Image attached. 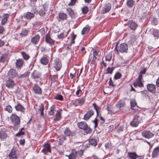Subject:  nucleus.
I'll list each match as a JSON object with an SVG mask.
<instances>
[{"mask_svg":"<svg viewBox=\"0 0 159 159\" xmlns=\"http://www.w3.org/2000/svg\"><path fill=\"white\" fill-rule=\"evenodd\" d=\"M10 120L14 125L13 129L15 130H17L19 126L20 122V118L15 114H12L10 117Z\"/></svg>","mask_w":159,"mask_h":159,"instance_id":"f257e3e1","label":"nucleus"},{"mask_svg":"<svg viewBox=\"0 0 159 159\" xmlns=\"http://www.w3.org/2000/svg\"><path fill=\"white\" fill-rule=\"evenodd\" d=\"M78 127L82 129H83L84 132L87 134H91L92 132V130L88 127L87 123L85 122H81L77 124Z\"/></svg>","mask_w":159,"mask_h":159,"instance_id":"f03ea898","label":"nucleus"},{"mask_svg":"<svg viewBox=\"0 0 159 159\" xmlns=\"http://www.w3.org/2000/svg\"><path fill=\"white\" fill-rule=\"evenodd\" d=\"M143 82V77L141 75H140L134 82L133 84L135 87H138L139 88H142L144 86Z\"/></svg>","mask_w":159,"mask_h":159,"instance_id":"7ed1b4c3","label":"nucleus"},{"mask_svg":"<svg viewBox=\"0 0 159 159\" xmlns=\"http://www.w3.org/2000/svg\"><path fill=\"white\" fill-rule=\"evenodd\" d=\"M128 48L127 45L125 43L121 44L119 46H117V45L116 48L118 52L119 51L122 53L126 52Z\"/></svg>","mask_w":159,"mask_h":159,"instance_id":"20e7f679","label":"nucleus"},{"mask_svg":"<svg viewBox=\"0 0 159 159\" xmlns=\"http://www.w3.org/2000/svg\"><path fill=\"white\" fill-rule=\"evenodd\" d=\"M32 91L35 94L38 95H41L42 93L41 88L38 84H36L34 85L32 88Z\"/></svg>","mask_w":159,"mask_h":159,"instance_id":"39448f33","label":"nucleus"},{"mask_svg":"<svg viewBox=\"0 0 159 159\" xmlns=\"http://www.w3.org/2000/svg\"><path fill=\"white\" fill-rule=\"evenodd\" d=\"M139 117V115H135L133 120L130 123V125L133 127H137L139 123V121L138 120Z\"/></svg>","mask_w":159,"mask_h":159,"instance_id":"423d86ee","label":"nucleus"},{"mask_svg":"<svg viewBox=\"0 0 159 159\" xmlns=\"http://www.w3.org/2000/svg\"><path fill=\"white\" fill-rule=\"evenodd\" d=\"M142 135L144 138L147 139H149L152 137L153 134L148 131H144L142 132Z\"/></svg>","mask_w":159,"mask_h":159,"instance_id":"0eeeda50","label":"nucleus"},{"mask_svg":"<svg viewBox=\"0 0 159 159\" xmlns=\"http://www.w3.org/2000/svg\"><path fill=\"white\" fill-rule=\"evenodd\" d=\"M127 24L128 26L132 30L136 29L138 26L137 24L132 20H129Z\"/></svg>","mask_w":159,"mask_h":159,"instance_id":"6e6552de","label":"nucleus"},{"mask_svg":"<svg viewBox=\"0 0 159 159\" xmlns=\"http://www.w3.org/2000/svg\"><path fill=\"white\" fill-rule=\"evenodd\" d=\"M94 114V112L92 110H89L84 115L83 119L85 120H88Z\"/></svg>","mask_w":159,"mask_h":159,"instance_id":"1a4fd4ad","label":"nucleus"},{"mask_svg":"<svg viewBox=\"0 0 159 159\" xmlns=\"http://www.w3.org/2000/svg\"><path fill=\"white\" fill-rule=\"evenodd\" d=\"M92 60H99L100 58L101 53L98 51L93 50Z\"/></svg>","mask_w":159,"mask_h":159,"instance_id":"9d476101","label":"nucleus"},{"mask_svg":"<svg viewBox=\"0 0 159 159\" xmlns=\"http://www.w3.org/2000/svg\"><path fill=\"white\" fill-rule=\"evenodd\" d=\"M64 133L66 136H71L74 135V131H71L68 128L66 127L64 131Z\"/></svg>","mask_w":159,"mask_h":159,"instance_id":"9b49d317","label":"nucleus"},{"mask_svg":"<svg viewBox=\"0 0 159 159\" xmlns=\"http://www.w3.org/2000/svg\"><path fill=\"white\" fill-rule=\"evenodd\" d=\"M147 87L148 90L152 93H154L156 91V86L154 84H148Z\"/></svg>","mask_w":159,"mask_h":159,"instance_id":"f8f14e48","label":"nucleus"},{"mask_svg":"<svg viewBox=\"0 0 159 159\" xmlns=\"http://www.w3.org/2000/svg\"><path fill=\"white\" fill-rule=\"evenodd\" d=\"M15 108L16 110L18 111H20L21 112H24L25 110L24 107L18 102L15 107Z\"/></svg>","mask_w":159,"mask_h":159,"instance_id":"ddd939ff","label":"nucleus"},{"mask_svg":"<svg viewBox=\"0 0 159 159\" xmlns=\"http://www.w3.org/2000/svg\"><path fill=\"white\" fill-rule=\"evenodd\" d=\"M69 159H79V157L77 155V151L75 150H72L69 156Z\"/></svg>","mask_w":159,"mask_h":159,"instance_id":"4468645a","label":"nucleus"},{"mask_svg":"<svg viewBox=\"0 0 159 159\" xmlns=\"http://www.w3.org/2000/svg\"><path fill=\"white\" fill-rule=\"evenodd\" d=\"M61 64L60 60H55L54 63V67L56 70H59L61 67Z\"/></svg>","mask_w":159,"mask_h":159,"instance_id":"2eb2a0df","label":"nucleus"},{"mask_svg":"<svg viewBox=\"0 0 159 159\" xmlns=\"http://www.w3.org/2000/svg\"><path fill=\"white\" fill-rule=\"evenodd\" d=\"M15 85V83L13 80L11 79L8 80L6 84V86L8 88L12 89Z\"/></svg>","mask_w":159,"mask_h":159,"instance_id":"dca6fc26","label":"nucleus"},{"mask_svg":"<svg viewBox=\"0 0 159 159\" xmlns=\"http://www.w3.org/2000/svg\"><path fill=\"white\" fill-rule=\"evenodd\" d=\"M45 40L47 43L50 45H53L55 41L51 38L50 35L47 34L45 37Z\"/></svg>","mask_w":159,"mask_h":159,"instance_id":"f3484780","label":"nucleus"},{"mask_svg":"<svg viewBox=\"0 0 159 159\" xmlns=\"http://www.w3.org/2000/svg\"><path fill=\"white\" fill-rule=\"evenodd\" d=\"M44 148L42 150V152L46 153L48 152H51V147L48 143H45L44 145Z\"/></svg>","mask_w":159,"mask_h":159,"instance_id":"a211bd4d","label":"nucleus"},{"mask_svg":"<svg viewBox=\"0 0 159 159\" xmlns=\"http://www.w3.org/2000/svg\"><path fill=\"white\" fill-rule=\"evenodd\" d=\"M9 76L11 78H14L17 76V72L15 69H11L9 72Z\"/></svg>","mask_w":159,"mask_h":159,"instance_id":"6ab92c4d","label":"nucleus"},{"mask_svg":"<svg viewBox=\"0 0 159 159\" xmlns=\"http://www.w3.org/2000/svg\"><path fill=\"white\" fill-rule=\"evenodd\" d=\"M34 13L28 12L23 15V17L27 19H30L34 17Z\"/></svg>","mask_w":159,"mask_h":159,"instance_id":"aec40b11","label":"nucleus"},{"mask_svg":"<svg viewBox=\"0 0 159 159\" xmlns=\"http://www.w3.org/2000/svg\"><path fill=\"white\" fill-rule=\"evenodd\" d=\"M61 118V112L59 110L57 111L55 115V116L54 118V121L56 122L60 120Z\"/></svg>","mask_w":159,"mask_h":159,"instance_id":"412c9836","label":"nucleus"},{"mask_svg":"<svg viewBox=\"0 0 159 159\" xmlns=\"http://www.w3.org/2000/svg\"><path fill=\"white\" fill-rule=\"evenodd\" d=\"M159 154V147L158 146L156 147L153 150L152 153V156L153 157H157Z\"/></svg>","mask_w":159,"mask_h":159,"instance_id":"4be33fe9","label":"nucleus"},{"mask_svg":"<svg viewBox=\"0 0 159 159\" xmlns=\"http://www.w3.org/2000/svg\"><path fill=\"white\" fill-rule=\"evenodd\" d=\"M8 156L10 159L17 158L16 154H15V151L14 149H12L11 150L10 153L8 154Z\"/></svg>","mask_w":159,"mask_h":159,"instance_id":"5701e85b","label":"nucleus"},{"mask_svg":"<svg viewBox=\"0 0 159 159\" xmlns=\"http://www.w3.org/2000/svg\"><path fill=\"white\" fill-rule=\"evenodd\" d=\"M9 15L6 14H4L2 16V19L1 23L2 25H4L6 23L7 21V19L9 17Z\"/></svg>","mask_w":159,"mask_h":159,"instance_id":"b1692460","label":"nucleus"},{"mask_svg":"<svg viewBox=\"0 0 159 159\" xmlns=\"http://www.w3.org/2000/svg\"><path fill=\"white\" fill-rule=\"evenodd\" d=\"M39 39V35H36L31 39L32 42L35 44H37Z\"/></svg>","mask_w":159,"mask_h":159,"instance_id":"393cba45","label":"nucleus"},{"mask_svg":"<svg viewBox=\"0 0 159 159\" xmlns=\"http://www.w3.org/2000/svg\"><path fill=\"white\" fill-rule=\"evenodd\" d=\"M128 155L132 159H136L138 157V155L135 152H129Z\"/></svg>","mask_w":159,"mask_h":159,"instance_id":"a878e982","label":"nucleus"},{"mask_svg":"<svg viewBox=\"0 0 159 159\" xmlns=\"http://www.w3.org/2000/svg\"><path fill=\"white\" fill-rule=\"evenodd\" d=\"M23 61L22 60H17L16 62V66L17 68H21L23 64Z\"/></svg>","mask_w":159,"mask_h":159,"instance_id":"bb28decb","label":"nucleus"},{"mask_svg":"<svg viewBox=\"0 0 159 159\" xmlns=\"http://www.w3.org/2000/svg\"><path fill=\"white\" fill-rule=\"evenodd\" d=\"M75 102L77 105H81L84 102V99L83 98H81L77 99L75 100Z\"/></svg>","mask_w":159,"mask_h":159,"instance_id":"cd10ccee","label":"nucleus"},{"mask_svg":"<svg viewBox=\"0 0 159 159\" xmlns=\"http://www.w3.org/2000/svg\"><path fill=\"white\" fill-rule=\"evenodd\" d=\"M40 75H41L39 73L35 71L33 72L32 74L33 77L34 79L39 78Z\"/></svg>","mask_w":159,"mask_h":159,"instance_id":"c85d7f7f","label":"nucleus"},{"mask_svg":"<svg viewBox=\"0 0 159 159\" xmlns=\"http://www.w3.org/2000/svg\"><path fill=\"white\" fill-rule=\"evenodd\" d=\"M89 144L93 146H95L97 145V140L95 139H92L89 140Z\"/></svg>","mask_w":159,"mask_h":159,"instance_id":"c756f323","label":"nucleus"},{"mask_svg":"<svg viewBox=\"0 0 159 159\" xmlns=\"http://www.w3.org/2000/svg\"><path fill=\"white\" fill-rule=\"evenodd\" d=\"M59 18L62 20H64L66 19L67 15L66 14L64 13H60L59 15Z\"/></svg>","mask_w":159,"mask_h":159,"instance_id":"7c9ffc66","label":"nucleus"},{"mask_svg":"<svg viewBox=\"0 0 159 159\" xmlns=\"http://www.w3.org/2000/svg\"><path fill=\"white\" fill-rule=\"evenodd\" d=\"M28 30L25 29H22L21 32L20 33V35L21 36H26L28 33Z\"/></svg>","mask_w":159,"mask_h":159,"instance_id":"2f4dec72","label":"nucleus"},{"mask_svg":"<svg viewBox=\"0 0 159 159\" xmlns=\"http://www.w3.org/2000/svg\"><path fill=\"white\" fill-rule=\"evenodd\" d=\"M66 11L68 13L69 15L72 17L74 16V12L73 10L70 8H68L67 9Z\"/></svg>","mask_w":159,"mask_h":159,"instance_id":"473e14b6","label":"nucleus"},{"mask_svg":"<svg viewBox=\"0 0 159 159\" xmlns=\"http://www.w3.org/2000/svg\"><path fill=\"white\" fill-rule=\"evenodd\" d=\"M7 137V134L3 132H0V138L1 139H6Z\"/></svg>","mask_w":159,"mask_h":159,"instance_id":"72a5a7b5","label":"nucleus"},{"mask_svg":"<svg viewBox=\"0 0 159 159\" xmlns=\"http://www.w3.org/2000/svg\"><path fill=\"white\" fill-rule=\"evenodd\" d=\"M152 34L154 37L157 39L159 37V31L156 30H153Z\"/></svg>","mask_w":159,"mask_h":159,"instance_id":"f704fd0d","label":"nucleus"},{"mask_svg":"<svg viewBox=\"0 0 159 159\" xmlns=\"http://www.w3.org/2000/svg\"><path fill=\"white\" fill-rule=\"evenodd\" d=\"M90 30V28L88 27H85L82 30L81 32V34L83 35L88 33Z\"/></svg>","mask_w":159,"mask_h":159,"instance_id":"c9c22d12","label":"nucleus"},{"mask_svg":"<svg viewBox=\"0 0 159 159\" xmlns=\"http://www.w3.org/2000/svg\"><path fill=\"white\" fill-rule=\"evenodd\" d=\"M55 110V106L52 105L50 108V110L49 111L48 114L50 115H52L54 114V111Z\"/></svg>","mask_w":159,"mask_h":159,"instance_id":"e433bc0d","label":"nucleus"},{"mask_svg":"<svg viewBox=\"0 0 159 159\" xmlns=\"http://www.w3.org/2000/svg\"><path fill=\"white\" fill-rule=\"evenodd\" d=\"M44 106L43 104H41L39 106V111L40 112L41 115L43 116V111H44Z\"/></svg>","mask_w":159,"mask_h":159,"instance_id":"4c0bfd02","label":"nucleus"},{"mask_svg":"<svg viewBox=\"0 0 159 159\" xmlns=\"http://www.w3.org/2000/svg\"><path fill=\"white\" fill-rule=\"evenodd\" d=\"M4 111H7L9 113H11L12 112V108L11 106L8 105L6 107Z\"/></svg>","mask_w":159,"mask_h":159,"instance_id":"58836bf2","label":"nucleus"},{"mask_svg":"<svg viewBox=\"0 0 159 159\" xmlns=\"http://www.w3.org/2000/svg\"><path fill=\"white\" fill-rule=\"evenodd\" d=\"M9 57L10 55L8 53L3 54L1 57L0 60L9 59Z\"/></svg>","mask_w":159,"mask_h":159,"instance_id":"ea45409f","label":"nucleus"},{"mask_svg":"<svg viewBox=\"0 0 159 159\" xmlns=\"http://www.w3.org/2000/svg\"><path fill=\"white\" fill-rule=\"evenodd\" d=\"M125 103L124 102L120 101L117 104L116 107L118 108H120L123 107L125 106Z\"/></svg>","mask_w":159,"mask_h":159,"instance_id":"a19ab883","label":"nucleus"},{"mask_svg":"<svg viewBox=\"0 0 159 159\" xmlns=\"http://www.w3.org/2000/svg\"><path fill=\"white\" fill-rule=\"evenodd\" d=\"M128 6L129 7H132L134 3L133 0H127V2Z\"/></svg>","mask_w":159,"mask_h":159,"instance_id":"79ce46f5","label":"nucleus"},{"mask_svg":"<svg viewBox=\"0 0 159 159\" xmlns=\"http://www.w3.org/2000/svg\"><path fill=\"white\" fill-rule=\"evenodd\" d=\"M111 7L110 5L106 6L105 10L103 11V13H106L108 12L111 9Z\"/></svg>","mask_w":159,"mask_h":159,"instance_id":"37998d69","label":"nucleus"},{"mask_svg":"<svg viewBox=\"0 0 159 159\" xmlns=\"http://www.w3.org/2000/svg\"><path fill=\"white\" fill-rule=\"evenodd\" d=\"M67 36V34L66 33H62L59 35H58V37L59 39H62L66 37Z\"/></svg>","mask_w":159,"mask_h":159,"instance_id":"c03bdc74","label":"nucleus"},{"mask_svg":"<svg viewBox=\"0 0 159 159\" xmlns=\"http://www.w3.org/2000/svg\"><path fill=\"white\" fill-rule=\"evenodd\" d=\"M22 55L23 58L25 60H28L29 58V56L26 53L23 52H22Z\"/></svg>","mask_w":159,"mask_h":159,"instance_id":"a18cd8bd","label":"nucleus"},{"mask_svg":"<svg viewBox=\"0 0 159 159\" xmlns=\"http://www.w3.org/2000/svg\"><path fill=\"white\" fill-rule=\"evenodd\" d=\"M30 72L28 71H26L24 74L20 75L19 76V78H24L29 76Z\"/></svg>","mask_w":159,"mask_h":159,"instance_id":"49530a36","label":"nucleus"},{"mask_svg":"<svg viewBox=\"0 0 159 159\" xmlns=\"http://www.w3.org/2000/svg\"><path fill=\"white\" fill-rule=\"evenodd\" d=\"M45 13V11L44 8L42 7V8L40 9L39 11V14L40 16H43Z\"/></svg>","mask_w":159,"mask_h":159,"instance_id":"de8ad7c7","label":"nucleus"},{"mask_svg":"<svg viewBox=\"0 0 159 159\" xmlns=\"http://www.w3.org/2000/svg\"><path fill=\"white\" fill-rule=\"evenodd\" d=\"M83 13L84 14H86L88 11V8L87 7H84L82 9Z\"/></svg>","mask_w":159,"mask_h":159,"instance_id":"09e8293b","label":"nucleus"},{"mask_svg":"<svg viewBox=\"0 0 159 159\" xmlns=\"http://www.w3.org/2000/svg\"><path fill=\"white\" fill-rule=\"evenodd\" d=\"M121 76V74L119 72L117 73L114 76V78L116 80H117L120 78Z\"/></svg>","mask_w":159,"mask_h":159,"instance_id":"8fccbe9b","label":"nucleus"},{"mask_svg":"<svg viewBox=\"0 0 159 159\" xmlns=\"http://www.w3.org/2000/svg\"><path fill=\"white\" fill-rule=\"evenodd\" d=\"M55 98L56 99L62 101L63 100L62 96L61 95H56L55 97Z\"/></svg>","mask_w":159,"mask_h":159,"instance_id":"3c124183","label":"nucleus"},{"mask_svg":"<svg viewBox=\"0 0 159 159\" xmlns=\"http://www.w3.org/2000/svg\"><path fill=\"white\" fill-rule=\"evenodd\" d=\"M105 147L106 149L110 150L111 148V144L109 143H106L105 144Z\"/></svg>","mask_w":159,"mask_h":159,"instance_id":"603ef678","label":"nucleus"},{"mask_svg":"<svg viewBox=\"0 0 159 159\" xmlns=\"http://www.w3.org/2000/svg\"><path fill=\"white\" fill-rule=\"evenodd\" d=\"M83 151L80 150L78 152H77V157H81L83 155Z\"/></svg>","mask_w":159,"mask_h":159,"instance_id":"864d4df0","label":"nucleus"},{"mask_svg":"<svg viewBox=\"0 0 159 159\" xmlns=\"http://www.w3.org/2000/svg\"><path fill=\"white\" fill-rule=\"evenodd\" d=\"M113 70V68H110V67H108L107 69V73H110L111 74Z\"/></svg>","mask_w":159,"mask_h":159,"instance_id":"5fc2aeb1","label":"nucleus"},{"mask_svg":"<svg viewBox=\"0 0 159 159\" xmlns=\"http://www.w3.org/2000/svg\"><path fill=\"white\" fill-rule=\"evenodd\" d=\"M131 106V107H134L137 105V103L135 100H133L130 102Z\"/></svg>","mask_w":159,"mask_h":159,"instance_id":"6e6d98bb","label":"nucleus"},{"mask_svg":"<svg viewBox=\"0 0 159 159\" xmlns=\"http://www.w3.org/2000/svg\"><path fill=\"white\" fill-rule=\"evenodd\" d=\"M93 106L94 108H95V110H96L97 115H98V110L99 109V107L95 103H93Z\"/></svg>","mask_w":159,"mask_h":159,"instance_id":"4d7b16f0","label":"nucleus"},{"mask_svg":"<svg viewBox=\"0 0 159 159\" xmlns=\"http://www.w3.org/2000/svg\"><path fill=\"white\" fill-rule=\"evenodd\" d=\"M39 62L43 65H46L48 63V60H39Z\"/></svg>","mask_w":159,"mask_h":159,"instance_id":"13d9d810","label":"nucleus"},{"mask_svg":"<svg viewBox=\"0 0 159 159\" xmlns=\"http://www.w3.org/2000/svg\"><path fill=\"white\" fill-rule=\"evenodd\" d=\"M24 134V132L22 131H21V129H20L19 132L16 134V135L17 136H20L21 135Z\"/></svg>","mask_w":159,"mask_h":159,"instance_id":"bf43d9fd","label":"nucleus"},{"mask_svg":"<svg viewBox=\"0 0 159 159\" xmlns=\"http://www.w3.org/2000/svg\"><path fill=\"white\" fill-rule=\"evenodd\" d=\"M76 0H71V2L69 3L68 5L69 6H73L76 2Z\"/></svg>","mask_w":159,"mask_h":159,"instance_id":"052dcab7","label":"nucleus"},{"mask_svg":"<svg viewBox=\"0 0 159 159\" xmlns=\"http://www.w3.org/2000/svg\"><path fill=\"white\" fill-rule=\"evenodd\" d=\"M113 125H111L107 128L108 129V132H111L113 130Z\"/></svg>","mask_w":159,"mask_h":159,"instance_id":"680f3d73","label":"nucleus"},{"mask_svg":"<svg viewBox=\"0 0 159 159\" xmlns=\"http://www.w3.org/2000/svg\"><path fill=\"white\" fill-rule=\"evenodd\" d=\"M112 57L111 55L109 54L107 55L106 57V60H111Z\"/></svg>","mask_w":159,"mask_h":159,"instance_id":"e2e57ef3","label":"nucleus"},{"mask_svg":"<svg viewBox=\"0 0 159 159\" xmlns=\"http://www.w3.org/2000/svg\"><path fill=\"white\" fill-rule=\"evenodd\" d=\"M93 122L95 124L94 127V128H96L98 125V120L96 118H95Z\"/></svg>","mask_w":159,"mask_h":159,"instance_id":"0e129e2a","label":"nucleus"},{"mask_svg":"<svg viewBox=\"0 0 159 159\" xmlns=\"http://www.w3.org/2000/svg\"><path fill=\"white\" fill-rule=\"evenodd\" d=\"M146 72V69H142L140 71V75H142V74H145Z\"/></svg>","mask_w":159,"mask_h":159,"instance_id":"69168bd1","label":"nucleus"},{"mask_svg":"<svg viewBox=\"0 0 159 159\" xmlns=\"http://www.w3.org/2000/svg\"><path fill=\"white\" fill-rule=\"evenodd\" d=\"M81 91V90L80 89H78L76 91V92L75 94L76 96H78L79 94V93Z\"/></svg>","mask_w":159,"mask_h":159,"instance_id":"338daca9","label":"nucleus"},{"mask_svg":"<svg viewBox=\"0 0 159 159\" xmlns=\"http://www.w3.org/2000/svg\"><path fill=\"white\" fill-rule=\"evenodd\" d=\"M25 142V140L24 139H21L20 141V144L22 145L24 144Z\"/></svg>","mask_w":159,"mask_h":159,"instance_id":"774afa93","label":"nucleus"}]
</instances>
